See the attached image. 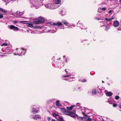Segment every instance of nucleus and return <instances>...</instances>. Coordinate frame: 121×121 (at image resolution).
Listing matches in <instances>:
<instances>
[{
    "instance_id": "obj_46",
    "label": "nucleus",
    "mask_w": 121,
    "mask_h": 121,
    "mask_svg": "<svg viewBox=\"0 0 121 121\" xmlns=\"http://www.w3.org/2000/svg\"><path fill=\"white\" fill-rule=\"evenodd\" d=\"M3 17V15L1 14L0 15V19H1Z\"/></svg>"
},
{
    "instance_id": "obj_34",
    "label": "nucleus",
    "mask_w": 121,
    "mask_h": 121,
    "mask_svg": "<svg viewBox=\"0 0 121 121\" xmlns=\"http://www.w3.org/2000/svg\"><path fill=\"white\" fill-rule=\"evenodd\" d=\"M102 10L105 11L106 9V7L101 8Z\"/></svg>"
},
{
    "instance_id": "obj_19",
    "label": "nucleus",
    "mask_w": 121,
    "mask_h": 121,
    "mask_svg": "<svg viewBox=\"0 0 121 121\" xmlns=\"http://www.w3.org/2000/svg\"><path fill=\"white\" fill-rule=\"evenodd\" d=\"M100 22L101 23V24L102 25V26H101V27L103 26H105V25H106L107 24V23L106 22L102 21Z\"/></svg>"
},
{
    "instance_id": "obj_13",
    "label": "nucleus",
    "mask_w": 121,
    "mask_h": 121,
    "mask_svg": "<svg viewBox=\"0 0 121 121\" xmlns=\"http://www.w3.org/2000/svg\"><path fill=\"white\" fill-rule=\"evenodd\" d=\"M56 104L57 107H61L62 105L60 103V101L59 100H57L56 101Z\"/></svg>"
},
{
    "instance_id": "obj_18",
    "label": "nucleus",
    "mask_w": 121,
    "mask_h": 121,
    "mask_svg": "<svg viewBox=\"0 0 121 121\" xmlns=\"http://www.w3.org/2000/svg\"><path fill=\"white\" fill-rule=\"evenodd\" d=\"M75 106L74 105H73L72 106H71L70 107H67L66 108L68 110H72L73 108Z\"/></svg>"
},
{
    "instance_id": "obj_47",
    "label": "nucleus",
    "mask_w": 121,
    "mask_h": 121,
    "mask_svg": "<svg viewBox=\"0 0 121 121\" xmlns=\"http://www.w3.org/2000/svg\"><path fill=\"white\" fill-rule=\"evenodd\" d=\"M87 121H91V119L90 118H89L87 119Z\"/></svg>"
},
{
    "instance_id": "obj_14",
    "label": "nucleus",
    "mask_w": 121,
    "mask_h": 121,
    "mask_svg": "<svg viewBox=\"0 0 121 121\" xmlns=\"http://www.w3.org/2000/svg\"><path fill=\"white\" fill-rule=\"evenodd\" d=\"M40 118V116L38 115H35L33 116V119L35 120H37L38 119H39Z\"/></svg>"
},
{
    "instance_id": "obj_43",
    "label": "nucleus",
    "mask_w": 121,
    "mask_h": 121,
    "mask_svg": "<svg viewBox=\"0 0 121 121\" xmlns=\"http://www.w3.org/2000/svg\"><path fill=\"white\" fill-rule=\"evenodd\" d=\"M18 22L16 21H13V22L14 24H16Z\"/></svg>"
},
{
    "instance_id": "obj_59",
    "label": "nucleus",
    "mask_w": 121,
    "mask_h": 121,
    "mask_svg": "<svg viewBox=\"0 0 121 121\" xmlns=\"http://www.w3.org/2000/svg\"><path fill=\"white\" fill-rule=\"evenodd\" d=\"M66 74H68V72H67V71H66Z\"/></svg>"
},
{
    "instance_id": "obj_26",
    "label": "nucleus",
    "mask_w": 121,
    "mask_h": 121,
    "mask_svg": "<svg viewBox=\"0 0 121 121\" xmlns=\"http://www.w3.org/2000/svg\"><path fill=\"white\" fill-rule=\"evenodd\" d=\"M92 93L93 94L95 95L96 94V91L95 89H94L92 90Z\"/></svg>"
},
{
    "instance_id": "obj_3",
    "label": "nucleus",
    "mask_w": 121,
    "mask_h": 121,
    "mask_svg": "<svg viewBox=\"0 0 121 121\" xmlns=\"http://www.w3.org/2000/svg\"><path fill=\"white\" fill-rule=\"evenodd\" d=\"M39 21H37L35 22V23L37 24H40V23L43 22L44 20V18L42 17H39L38 18Z\"/></svg>"
},
{
    "instance_id": "obj_7",
    "label": "nucleus",
    "mask_w": 121,
    "mask_h": 121,
    "mask_svg": "<svg viewBox=\"0 0 121 121\" xmlns=\"http://www.w3.org/2000/svg\"><path fill=\"white\" fill-rule=\"evenodd\" d=\"M10 28L11 30H13L14 31H15L19 30L18 27H15L13 25H10Z\"/></svg>"
},
{
    "instance_id": "obj_51",
    "label": "nucleus",
    "mask_w": 121,
    "mask_h": 121,
    "mask_svg": "<svg viewBox=\"0 0 121 121\" xmlns=\"http://www.w3.org/2000/svg\"><path fill=\"white\" fill-rule=\"evenodd\" d=\"M5 52H9V51H8V50H7V49H6L5 50Z\"/></svg>"
},
{
    "instance_id": "obj_38",
    "label": "nucleus",
    "mask_w": 121,
    "mask_h": 121,
    "mask_svg": "<svg viewBox=\"0 0 121 121\" xmlns=\"http://www.w3.org/2000/svg\"><path fill=\"white\" fill-rule=\"evenodd\" d=\"M69 60V59L68 57L66 58L65 59V61L67 62L68 60Z\"/></svg>"
},
{
    "instance_id": "obj_29",
    "label": "nucleus",
    "mask_w": 121,
    "mask_h": 121,
    "mask_svg": "<svg viewBox=\"0 0 121 121\" xmlns=\"http://www.w3.org/2000/svg\"><path fill=\"white\" fill-rule=\"evenodd\" d=\"M59 27V29H64L65 28L64 27V26H63L62 25L61 26H60Z\"/></svg>"
},
{
    "instance_id": "obj_55",
    "label": "nucleus",
    "mask_w": 121,
    "mask_h": 121,
    "mask_svg": "<svg viewBox=\"0 0 121 121\" xmlns=\"http://www.w3.org/2000/svg\"><path fill=\"white\" fill-rule=\"evenodd\" d=\"M60 58H58L57 59V60H60Z\"/></svg>"
},
{
    "instance_id": "obj_50",
    "label": "nucleus",
    "mask_w": 121,
    "mask_h": 121,
    "mask_svg": "<svg viewBox=\"0 0 121 121\" xmlns=\"http://www.w3.org/2000/svg\"><path fill=\"white\" fill-rule=\"evenodd\" d=\"M112 10H110L109 11L108 13H110L112 12Z\"/></svg>"
},
{
    "instance_id": "obj_31",
    "label": "nucleus",
    "mask_w": 121,
    "mask_h": 121,
    "mask_svg": "<svg viewBox=\"0 0 121 121\" xmlns=\"http://www.w3.org/2000/svg\"><path fill=\"white\" fill-rule=\"evenodd\" d=\"M50 24L52 25L55 26L56 23H54L53 22H50Z\"/></svg>"
},
{
    "instance_id": "obj_39",
    "label": "nucleus",
    "mask_w": 121,
    "mask_h": 121,
    "mask_svg": "<svg viewBox=\"0 0 121 121\" xmlns=\"http://www.w3.org/2000/svg\"><path fill=\"white\" fill-rule=\"evenodd\" d=\"M7 3H9L11 1V0H4Z\"/></svg>"
},
{
    "instance_id": "obj_12",
    "label": "nucleus",
    "mask_w": 121,
    "mask_h": 121,
    "mask_svg": "<svg viewBox=\"0 0 121 121\" xmlns=\"http://www.w3.org/2000/svg\"><path fill=\"white\" fill-rule=\"evenodd\" d=\"M53 9H54L58 8L60 6L59 5H58L54 3V2H53Z\"/></svg>"
},
{
    "instance_id": "obj_44",
    "label": "nucleus",
    "mask_w": 121,
    "mask_h": 121,
    "mask_svg": "<svg viewBox=\"0 0 121 121\" xmlns=\"http://www.w3.org/2000/svg\"><path fill=\"white\" fill-rule=\"evenodd\" d=\"M26 22V21H21L20 22L22 23H23L24 24L25 23V22Z\"/></svg>"
},
{
    "instance_id": "obj_63",
    "label": "nucleus",
    "mask_w": 121,
    "mask_h": 121,
    "mask_svg": "<svg viewBox=\"0 0 121 121\" xmlns=\"http://www.w3.org/2000/svg\"><path fill=\"white\" fill-rule=\"evenodd\" d=\"M102 83H104V81H102Z\"/></svg>"
},
{
    "instance_id": "obj_53",
    "label": "nucleus",
    "mask_w": 121,
    "mask_h": 121,
    "mask_svg": "<svg viewBox=\"0 0 121 121\" xmlns=\"http://www.w3.org/2000/svg\"><path fill=\"white\" fill-rule=\"evenodd\" d=\"M35 33V31H33L31 32V33L32 34V33Z\"/></svg>"
},
{
    "instance_id": "obj_33",
    "label": "nucleus",
    "mask_w": 121,
    "mask_h": 121,
    "mask_svg": "<svg viewBox=\"0 0 121 121\" xmlns=\"http://www.w3.org/2000/svg\"><path fill=\"white\" fill-rule=\"evenodd\" d=\"M65 80H68L69 81H73V79H72V78H71L70 79H65Z\"/></svg>"
},
{
    "instance_id": "obj_1",
    "label": "nucleus",
    "mask_w": 121,
    "mask_h": 121,
    "mask_svg": "<svg viewBox=\"0 0 121 121\" xmlns=\"http://www.w3.org/2000/svg\"><path fill=\"white\" fill-rule=\"evenodd\" d=\"M30 1L31 7H35L36 9H38L40 6L41 4V0H29Z\"/></svg>"
},
{
    "instance_id": "obj_40",
    "label": "nucleus",
    "mask_w": 121,
    "mask_h": 121,
    "mask_svg": "<svg viewBox=\"0 0 121 121\" xmlns=\"http://www.w3.org/2000/svg\"><path fill=\"white\" fill-rule=\"evenodd\" d=\"M82 82H86V80L85 79H83L82 80H81Z\"/></svg>"
},
{
    "instance_id": "obj_10",
    "label": "nucleus",
    "mask_w": 121,
    "mask_h": 121,
    "mask_svg": "<svg viewBox=\"0 0 121 121\" xmlns=\"http://www.w3.org/2000/svg\"><path fill=\"white\" fill-rule=\"evenodd\" d=\"M60 111L62 113H64L65 114L68 115V111L65 108H60Z\"/></svg>"
},
{
    "instance_id": "obj_42",
    "label": "nucleus",
    "mask_w": 121,
    "mask_h": 121,
    "mask_svg": "<svg viewBox=\"0 0 121 121\" xmlns=\"http://www.w3.org/2000/svg\"><path fill=\"white\" fill-rule=\"evenodd\" d=\"M71 76V75H67L66 76H63V77H70Z\"/></svg>"
},
{
    "instance_id": "obj_60",
    "label": "nucleus",
    "mask_w": 121,
    "mask_h": 121,
    "mask_svg": "<svg viewBox=\"0 0 121 121\" xmlns=\"http://www.w3.org/2000/svg\"><path fill=\"white\" fill-rule=\"evenodd\" d=\"M80 24V23H79V22L78 23V24Z\"/></svg>"
},
{
    "instance_id": "obj_36",
    "label": "nucleus",
    "mask_w": 121,
    "mask_h": 121,
    "mask_svg": "<svg viewBox=\"0 0 121 121\" xmlns=\"http://www.w3.org/2000/svg\"><path fill=\"white\" fill-rule=\"evenodd\" d=\"M98 12H102V10L101 9V8H99L98 9Z\"/></svg>"
},
{
    "instance_id": "obj_8",
    "label": "nucleus",
    "mask_w": 121,
    "mask_h": 121,
    "mask_svg": "<svg viewBox=\"0 0 121 121\" xmlns=\"http://www.w3.org/2000/svg\"><path fill=\"white\" fill-rule=\"evenodd\" d=\"M24 13L23 12H20L19 11H17L16 13V16L17 17H20L21 15L23 14Z\"/></svg>"
},
{
    "instance_id": "obj_17",
    "label": "nucleus",
    "mask_w": 121,
    "mask_h": 121,
    "mask_svg": "<svg viewBox=\"0 0 121 121\" xmlns=\"http://www.w3.org/2000/svg\"><path fill=\"white\" fill-rule=\"evenodd\" d=\"M62 25V23L60 22H58L56 23L55 26H58L59 27Z\"/></svg>"
},
{
    "instance_id": "obj_6",
    "label": "nucleus",
    "mask_w": 121,
    "mask_h": 121,
    "mask_svg": "<svg viewBox=\"0 0 121 121\" xmlns=\"http://www.w3.org/2000/svg\"><path fill=\"white\" fill-rule=\"evenodd\" d=\"M37 107H36H36L35 106H33V109L32 110V112L33 113L35 114L39 112L38 108H38H37Z\"/></svg>"
},
{
    "instance_id": "obj_23",
    "label": "nucleus",
    "mask_w": 121,
    "mask_h": 121,
    "mask_svg": "<svg viewBox=\"0 0 121 121\" xmlns=\"http://www.w3.org/2000/svg\"><path fill=\"white\" fill-rule=\"evenodd\" d=\"M14 54L15 55H17L19 56H21V54H19V50L17 51L16 52H15L14 53Z\"/></svg>"
},
{
    "instance_id": "obj_25",
    "label": "nucleus",
    "mask_w": 121,
    "mask_h": 121,
    "mask_svg": "<svg viewBox=\"0 0 121 121\" xmlns=\"http://www.w3.org/2000/svg\"><path fill=\"white\" fill-rule=\"evenodd\" d=\"M0 11L1 12H3L4 13H6L7 12V10H6L0 8Z\"/></svg>"
},
{
    "instance_id": "obj_41",
    "label": "nucleus",
    "mask_w": 121,
    "mask_h": 121,
    "mask_svg": "<svg viewBox=\"0 0 121 121\" xmlns=\"http://www.w3.org/2000/svg\"><path fill=\"white\" fill-rule=\"evenodd\" d=\"M117 106V104H113V106L114 107H116Z\"/></svg>"
},
{
    "instance_id": "obj_9",
    "label": "nucleus",
    "mask_w": 121,
    "mask_h": 121,
    "mask_svg": "<svg viewBox=\"0 0 121 121\" xmlns=\"http://www.w3.org/2000/svg\"><path fill=\"white\" fill-rule=\"evenodd\" d=\"M19 54H21V56L24 55L26 52V50H23V49L19 50Z\"/></svg>"
},
{
    "instance_id": "obj_32",
    "label": "nucleus",
    "mask_w": 121,
    "mask_h": 121,
    "mask_svg": "<svg viewBox=\"0 0 121 121\" xmlns=\"http://www.w3.org/2000/svg\"><path fill=\"white\" fill-rule=\"evenodd\" d=\"M119 96L118 95L116 96L115 97V98L117 100L118 99H119Z\"/></svg>"
},
{
    "instance_id": "obj_20",
    "label": "nucleus",
    "mask_w": 121,
    "mask_h": 121,
    "mask_svg": "<svg viewBox=\"0 0 121 121\" xmlns=\"http://www.w3.org/2000/svg\"><path fill=\"white\" fill-rule=\"evenodd\" d=\"M62 22L66 26H67L68 24V23L67 21L65 20H62Z\"/></svg>"
},
{
    "instance_id": "obj_11",
    "label": "nucleus",
    "mask_w": 121,
    "mask_h": 121,
    "mask_svg": "<svg viewBox=\"0 0 121 121\" xmlns=\"http://www.w3.org/2000/svg\"><path fill=\"white\" fill-rule=\"evenodd\" d=\"M119 22L118 21H115L113 23V26L115 27L118 26L119 25Z\"/></svg>"
},
{
    "instance_id": "obj_37",
    "label": "nucleus",
    "mask_w": 121,
    "mask_h": 121,
    "mask_svg": "<svg viewBox=\"0 0 121 121\" xmlns=\"http://www.w3.org/2000/svg\"><path fill=\"white\" fill-rule=\"evenodd\" d=\"M63 11L62 10H61V13H60V14H61V15L62 16H63L65 14V13H64V14H63Z\"/></svg>"
},
{
    "instance_id": "obj_5",
    "label": "nucleus",
    "mask_w": 121,
    "mask_h": 121,
    "mask_svg": "<svg viewBox=\"0 0 121 121\" xmlns=\"http://www.w3.org/2000/svg\"><path fill=\"white\" fill-rule=\"evenodd\" d=\"M75 114V111L74 110L71 111H68V115L73 117H74V114Z\"/></svg>"
},
{
    "instance_id": "obj_49",
    "label": "nucleus",
    "mask_w": 121,
    "mask_h": 121,
    "mask_svg": "<svg viewBox=\"0 0 121 121\" xmlns=\"http://www.w3.org/2000/svg\"><path fill=\"white\" fill-rule=\"evenodd\" d=\"M81 118V119L82 120L83 119H84L85 118L84 117H80Z\"/></svg>"
},
{
    "instance_id": "obj_48",
    "label": "nucleus",
    "mask_w": 121,
    "mask_h": 121,
    "mask_svg": "<svg viewBox=\"0 0 121 121\" xmlns=\"http://www.w3.org/2000/svg\"><path fill=\"white\" fill-rule=\"evenodd\" d=\"M76 105L78 106H80V104L79 103H77Z\"/></svg>"
},
{
    "instance_id": "obj_24",
    "label": "nucleus",
    "mask_w": 121,
    "mask_h": 121,
    "mask_svg": "<svg viewBox=\"0 0 121 121\" xmlns=\"http://www.w3.org/2000/svg\"><path fill=\"white\" fill-rule=\"evenodd\" d=\"M56 31V29L55 28H54L53 29V30L52 31H51H51L49 30L48 31V32H51L52 33H53L55 32Z\"/></svg>"
},
{
    "instance_id": "obj_4",
    "label": "nucleus",
    "mask_w": 121,
    "mask_h": 121,
    "mask_svg": "<svg viewBox=\"0 0 121 121\" xmlns=\"http://www.w3.org/2000/svg\"><path fill=\"white\" fill-rule=\"evenodd\" d=\"M45 7L47 8L53 9V4L52 3H49L46 4L45 5Z\"/></svg>"
},
{
    "instance_id": "obj_45",
    "label": "nucleus",
    "mask_w": 121,
    "mask_h": 121,
    "mask_svg": "<svg viewBox=\"0 0 121 121\" xmlns=\"http://www.w3.org/2000/svg\"><path fill=\"white\" fill-rule=\"evenodd\" d=\"M48 120L49 121L51 119V117H48Z\"/></svg>"
},
{
    "instance_id": "obj_52",
    "label": "nucleus",
    "mask_w": 121,
    "mask_h": 121,
    "mask_svg": "<svg viewBox=\"0 0 121 121\" xmlns=\"http://www.w3.org/2000/svg\"><path fill=\"white\" fill-rule=\"evenodd\" d=\"M52 121H56V120H55V119H52Z\"/></svg>"
},
{
    "instance_id": "obj_57",
    "label": "nucleus",
    "mask_w": 121,
    "mask_h": 121,
    "mask_svg": "<svg viewBox=\"0 0 121 121\" xmlns=\"http://www.w3.org/2000/svg\"><path fill=\"white\" fill-rule=\"evenodd\" d=\"M101 121H105L103 119H102L101 120Z\"/></svg>"
},
{
    "instance_id": "obj_22",
    "label": "nucleus",
    "mask_w": 121,
    "mask_h": 121,
    "mask_svg": "<svg viewBox=\"0 0 121 121\" xmlns=\"http://www.w3.org/2000/svg\"><path fill=\"white\" fill-rule=\"evenodd\" d=\"M105 30L107 31L110 28V26L106 24L105 26Z\"/></svg>"
},
{
    "instance_id": "obj_30",
    "label": "nucleus",
    "mask_w": 121,
    "mask_h": 121,
    "mask_svg": "<svg viewBox=\"0 0 121 121\" xmlns=\"http://www.w3.org/2000/svg\"><path fill=\"white\" fill-rule=\"evenodd\" d=\"M7 44L6 43H4L1 44L2 46H7Z\"/></svg>"
},
{
    "instance_id": "obj_16",
    "label": "nucleus",
    "mask_w": 121,
    "mask_h": 121,
    "mask_svg": "<svg viewBox=\"0 0 121 121\" xmlns=\"http://www.w3.org/2000/svg\"><path fill=\"white\" fill-rule=\"evenodd\" d=\"M114 18V17H112L110 18H108L107 17L105 18V19L106 21L107 22H110L111 21L112 19Z\"/></svg>"
},
{
    "instance_id": "obj_56",
    "label": "nucleus",
    "mask_w": 121,
    "mask_h": 121,
    "mask_svg": "<svg viewBox=\"0 0 121 121\" xmlns=\"http://www.w3.org/2000/svg\"><path fill=\"white\" fill-rule=\"evenodd\" d=\"M119 107H120V108L121 109V104L120 105Z\"/></svg>"
},
{
    "instance_id": "obj_61",
    "label": "nucleus",
    "mask_w": 121,
    "mask_h": 121,
    "mask_svg": "<svg viewBox=\"0 0 121 121\" xmlns=\"http://www.w3.org/2000/svg\"><path fill=\"white\" fill-rule=\"evenodd\" d=\"M66 70V69H65V71L66 72V71H67Z\"/></svg>"
},
{
    "instance_id": "obj_54",
    "label": "nucleus",
    "mask_w": 121,
    "mask_h": 121,
    "mask_svg": "<svg viewBox=\"0 0 121 121\" xmlns=\"http://www.w3.org/2000/svg\"><path fill=\"white\" fill-rule=\"evenodd\" d=\"M82 114L84 115V116H85V114L83 112H82Z\"/></svg>"
},
{
    "instance_id": "obj_2",
    "label": "nucleus",
    "mask_w": 121,
    "mask_h": 121,
    "mask_svg": "<svg viewBox=\"0 0 121 121\" xmlns=\"http://www.w3.org/2000/svg\"><path fill=\"white\" fill-rule=\"evenodd\" d=\"M27 26L28 27L32 28H34L36 29V28H39L41 29L42 28V27L41 26H39L38 25L35 26L33 25V24L30 23H27Z\"/></svg>"
},
{
    "instance_id": "obj_62",
    "label": "nucleus",
    "mask_w": 121,
    "mask_h": 121,
    "mask_svg": "<svg viewBox=\"0 0 121 121\" xmlns=\"http://www.w3.org/2000/svg\"><path fill=\"white\" fill-rule=\"evenodd\" d=\"M120 2L121 3V0H120Z\"/></svg>"
},
{
    "instance_id": "obj_64",
    "label": "nucleus",
    "mask_w": 121,
    "mask_h": 121,
    "mask_svg": "<svg viewBox=\"0 0 121 121\" xmlns=\"http://www.w3.org/2000/svg\"><path fill=\"white\" fill-rule=\"evenodd\" d=\"M0 121H2L1 120H0Z\"/></svg>"
},
{
    "instance_id": "obj_58",
    "label": "nucleus",
    "mask_w": 121,
    "mask_h": 121,
    "mask_svg": "<svg viewBox=\"0 0 121 121\" xmlns=\"http://www.w3.org/2000/svg\"><path fill=\"white\" fill-rule=\"evenodd\" d=\"M65 57H66V56L65 55L63 56V57L64 58H65Z\"/></svg>"
},
{
    "instance_id": "obj_15",
    "label": "nucleus",
    "mask_w": 121,
    "mask_h": 121,
    "mask_svg": "<svg viewBox=\"0 0 121 121\" xmlns=\"http://www.w3.org/2000/svg\"><path fill=\"white\" fill-rule=\"evenodd\" d=\"M60 2L61 1L60 0H54L53 2L60 5Z\"/></svg>"
},
{
    "instance_id": "obj_28",
    "label": "nucleus",
    "mask_w": 121,
    "mask_h": 121,
    "mask_svg": "<svg viewBox=\"0 0 121 121\" xmlns=\"http://www.w3.org/2000/svg\"><path fill=\"white\" fill-rule=\"evenodd\" d=\"M52 115L54 117L56 116L59 117V115L58 114L55 113H53L52 114Z\"/></svg>"
},
{
    "instance_id": "obj_21",
    "label": "nucleus",
    "mask_w": 121,
    "mask_h": 121,
    "mask_svg": "<svg viewBox=\"0 0 121 121\" xmlns=\"http://www.w3.org/2000/svg\"><path fill=\"white\" fill-rule=\"evenodd\" d=\"M106 95L107 96H111L112 95V94L111 92H108L106 93Z\"/></svg>"
},
{
    "instance_id": "obj_35",
    "label": "nucleus",
    "mask_w": 121,
    "mask_h": 121,
    "mask_svg": "<svg viewBox=\"0 0 121 121\" xmlns=\"http://www.w3.org/2000/svg\"><path fill=\"white\" fill-rule=\"evenodd\" d=\"M95 18L96 20H103V19H101V18H98V17H95Z\"/></svg>"
},
{
    "instance_id": "obj_27",
    "label": "nucleus",
    "mask_w": 121,
    "mask_h": 121,
    "mask_svg": "<svg viewBox=\"0 0 121 121\" xmlns=\"http://www.w3.org/2000/svg\"><path fill=\"white\" fill-rule=\"evenodd\" d=\"M58 120L59 121H63V118L62 117L59 116Z\"/></svg>"
}]
</instances>
